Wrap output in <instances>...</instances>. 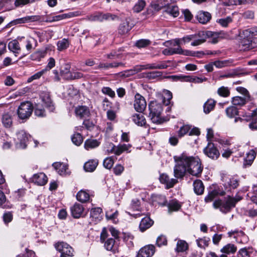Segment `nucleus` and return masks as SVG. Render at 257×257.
<instances>
[{
	"instance_id": "f257e3e1",
	"label": "nucleus",
	"mask_w": 257,
	"mask_h": 257,
	"mask_svg": "<svg viewBox=\"0 0 257 257\" xmlns=\"http://www.w3.org/2000/svg\"><path fill=\"white\" fill-rule=\"evenodd\" d=\"M174 159L176 163L174 169V176L176 178L183 177L186 173L196 177L201 174L203 167L198 158L183 153L180 156H174Z\"/></svg>"
},
{
	"instance_id": "f03ea898",
	"label": "nucleus",
	"mask_w": 257,
	"mask_h": 257,
	"mask_svg": "<svg viewBox=\"0 0 257 257\" xmlns=\"http://www.w3.org/2000/svg\"><path fill=\"white\" fill-rule=\"evenodd\" d=\"M241 199L242 198L239 196H236L234 198L228 196L224 201H222L220 199L215 200L213 205L215 208H219L221 212H227L231 208L234 207L236 202L241 200Z\"/></svg>"
},
{
	"instance_id": "7ed1b4c3",
	"label": "nucleus",
	"mask_w": 257,
	"mask_h": 257,
	"mask_svg": "<svg viewBox=\"0 0 257 257\" xmlns=\"http://www.w3.org/2000/svg\"><path fill=\"white\" fill-rule=\"evenodd\" d=\"M149 116L152 121L154 123H161L162 122L161 116L163 111L162 104L157 101H152L149 104Z\"/></svg>"
},
{
	"instance_id": "20e7f679",
	"label": "nucleus",
	"mask_w": 257,
	"mask_h": 257,
	"mask_svg": "<svg viewBox=\"0 0 257 257\" xmlns=\"http://www.w3.org/2000/svg\"><path fill=\"white\" fill-rule=\"evenodd\" d=\"M33 109V104L30 102H22L17 110L18 117L21 119H27L31 115Z\"/></svg>"
},
{
	"instance_id": "39448f33",
	"label": "nucleus",
	"mask_w": 257,
	"mask_h": 257,
	"mask_svg": "<svg viewBox=\"0 0 257 257\" xmlns=\"http://www.w3.org/2000/svg\"><path fill=\"white\" fill-rule=\"evenodd\" d=\"M109 236V234L106 229L103 228L100 234V240L102 242H104V246L107 250L114 252L116 249L115 239Z\"/></svg>"
},
{
	"instance_id": "423d86ee",
	"label": "nucleus",
	"mask_w": 257,
	"mask_h": 257,
	"mask_svg": "<svg viewBox=\"0 0 257 257\" xmlns=\"http://www.w3.org/2000/svg\"><path fill=\"white\" fill-rule=\"evenodd\" d=\"M169 62V61H162L144 65H137L135 67L134 71H135L136 73H138L145 69H166L168 67L167 63Z\"/></svg>"
},
{
	"instance_id": "0eeeda50",
	"label": "nucleus",
	"mask_w": 257,
	"mask_h": 257,
	"mask_svg": "<svg viewBox=\"0 0 257 257\" xmlns=\"http://www.w3.org/2000/svg\"><path fill=\"white\" fill-rule=\"evenodd\" d=\"M30 136L25 131H19L16 134V147L18 149L26 148Z\"/></svg>"
},
{
	"instance_id": "6e6552de",
	"label": "nucleus",
	"mask_w": 257,
	"mask_h": 257,
	"mask_svg": "<svg viewBox=\"0 0 257 257\" xmlns=\"http://www.w3.org/2000/svg\"><path fill=\"white\" fill-rule=\"evenodd\" d=\"M56 249L61 252L60 257L72 256L73 255V249L67 243L58 242L55 244Z\"/></svg>"
},
{
	"instance_id": "1a4fd4ad",
	"label": "nucleus",
	"mask_w": 257,
	"mask_h": 257,
	"mask_svg": "<svg viewBox=\"0 0 257 257\" xmlns=\"http://www.w3.org/2000/svg\"><path fill=\"white\" fill-rule=\"evenodd\" d=\"M223 186L227 191L236 189L239 185L238 180L235 177L224 176L222 177Z\"/></svg>"
},
{
	"instance_id": "9d476101",
	"label": "nucleus",
	"mask_w": 257,
	"mask_h": 257,
	"mask_svg": "<svg viewBox=\"0 0 257 257\" xmlns=\"http://www.w3.org/2000/svg\"><path fill=\"white\" fill-rule=\"evenodd\" d=\"M203 152L206 156L212 160L217 159L220 156L219 151L211 142L208 143L207 146L203 150Z\"/></svg>"
},
{
	"instance_id": "9b49d317",
	"label": "nucleus",
	"mask_w": 257,
	"mask_h": 257,
	"mask_svg": "<svg viewBox=\"0 0 257 257\" xmlns=\"http://www.w3.org/2000/svg\"><path fill=\"white\" fill-rule=\"evenodd\" d=\"M147 102L145 98L139 93L135 96L134 107L135 109L139 112H143L146 109Z\"/></svg>"
},
{
	"instance_id": "f8f14e48",
	"label": "nucleus",
	"mask_w": 257,
	"mask_h": 257,
	"mask_svg": "<svg viewBox=\"0 0 257 257\" xmlns=\"http://www.w3.org/2000/svg\"><path fill=\"white\" fill-rule=\"evenodd\" d=\"M111 147L110 149L107 150L108 153L114 154L116 155L119 156L124 152H130L128 150L131 148L132 146L130 144H122L118 145L115 146L112 144L109 145Z\"/></svg>"
},
{
	"instance_id": "ddd939ff",
	"label": "nucleus",
	"mask_w": 257,
	"mask_h": 257,
	"mask_svg": "<svg viewBox=\"0 0 257 257\" xmlns=\"http://www.w3.org/2000/svg\"><path fill=\"white\" fill-rule=\"evenodd\" d=\"M193 36V41L191 42V45L192 46H197L205 42L206 40V31H199L197 33L192 34Z\"/></svg>"
},
{
	"instance_id": "4468645a",
	"label": "nucleus",
	"mask_w": 257,
	"mask_h": 257,
	"mask_svg": "<svg viewBox=\"0 0 257 257\" xmlns=\"http://www.w3.org/2000/svg\"><path fill=\"white\" fill-rule=\"evenodd\" d=\"M40 18L35 16H27L23 18L17 19L10 22V24L16 25L29 22H38Z\"/></svg>"
},
{
	"instance_id": "2eb2a0df",
	"label": "nucleus",
	"mask_w": 257,
	"mask_h": 257,
	"mask_svg": "<svg viewBox=\"0 0 257 257\" xmlns=\"http://www.w3.org/2000/svg\"><path fill=\"white\" fill-rule=\"evenodd\" d=\"M155 251L154 245H146L140 249L137 257H151L154 254Z\"/></svg>"
},
{
	"instance_id": "dca6fc26",
	"label": "nucleus",
	"mask_w": 257,
	"mask_h": 257,
	"mask_svg": "<svg viewBox=\"0 0 257 257\" xmlns=\"http://www.w3.org/2000/svg\"><path fill=\"white\" fill-rule=\"evenodd\" d=\"M75 113L76 115L80 118L88 117L90 115L89 108L84 105H79L76 107Z\"/></svg>"
},
{
	"instance_id": "f3484780",
	"label": "nucleus",
	"mask_w": 257,
	"mask_h": 257,
	"mask_svg": "<svg viewBox=\"0 0 257 257\" xmlns=\"http://www.w3.org/2000/svg\"><path fill=\"white\" fill-rule=\"evenodd\" d=\"M84 211L83 206L79 203H76L71 207L72 215L75 218H79L82 216Z\"/></svg>"
},
{
	"instance_id": "a211bd4d",
	"label": "nucleus",
	"mask_w": 257,
	"mask_h": 257,
	"mask_svg": "<svg viewBox=\"0 0 257 257\" xmlns=\"http://www.w3.org/2000/svg\"><path fill=\"white\" fill-rule=\"evenodd\" d=\"M32 181L39 186H43L47 182V177L43 173L35 174L32 178Z\"/></svg>"
},
{
	"instance_id": "6ab92c4d",
	"label": "nucleus",
	"mask_w": 257,
	"mask_h": 257,
	"mask_svg": "<svg viewBox=\"0 0 257 257\" xmlns=\"http://www.w3.org/2000/svg\"><path fill=\"white\" fill-rule=\"evenodd\" d=\"M81 15H82V14L80 11L71 12L67 14H63L54 16L53 20L58 21L63 19L78 17Z\"/></svg>"
},
{
	"instance_id": "aec40b11",
	"label": "nucleus",
	"mask_w": 257,
	"mask_h": 257,
	"mask_svg": "<svg viewBox=\"0 0 257 257\" xmlns=\"http://www.w3.org/2000/svg\"><path fill=\"white\" fill-rule=\"evenodd\" d=\"M159 179L162 183L166 184L168 188L173 187L178 182L176 179H170L168 176L165 174L161 175Z\"/></svg>"
},
{
	"instance_id": "412c9836",
	"label": "nucleus",
	"mask_w": 257,
	"mask_h": 257,
	"mask_svg": "<svg viewBox=\"0 0 257 257\" xmlns=\"http://www.w3.org/2000/svg\"><path fill=\"white\" fill-rule=\"evenodd\" d=\"M196 18L200 23L205 24L210 20L211 15L208 12L200 11L198 13Z\"/></svg>"
},
{
	"instance_id": "4be33fe9",
	"label": "nucleus",
	"mask_w": 257,
	"mask_h": 257,
	"mask_svg": "<svg viewBox=\"0 0 257 257\" xmlns=\"http://www.w3.org/2000/svg\"><path fill=\"white\" fill-rule=\"evenodd\" d=\"M237 250V247L234 244L228 243L223 246L220 249L221 254H225L227 257L228 255L234 253Z\"/></svg>"
},
{
	"instance_id": "5701e85b",
	"label": "nucleus",
	"mask_w": 257,
	"mask_h": 257,
	"mask_svg": "<svg viewBox=\"0 0 257 257\" xmlns=\"http://www.w3.org/2000/svg\"><path fill=\"white\" fill-rule=\"evenodd\" d=\"M154 223V221L150 217L146 216L143 218L140 224L139 228L142 232H144L149 228Z\"/></svg>"
},
{
	"instance_id": "b1692460",
	"label": "nucleus",
	"mask_w": 257,
	"mask_h": 257,
	"mask_svg": "<svg viewBox=\"0 0 257 257\" xmlns=\"http://www.w3.org/2000/svg\"><path fill=\"white\" fill-rule=\"evenodd\" d=\"M133 121L137 125L140 126H145L146 120L144 116L141 113H135L132 117Z\"/></svg>"
},
{
	"instance_id": "393cba45",
	"label": "nucleus",
	"mask_w": 257,
	"mask_h": 257,
	"mask_svg": "<svg viewBox=\"0 0 257 257\" xmlns=\"http://www.w3.org/2000/svg\"><path fill=\"white\" fill-rule=\"evenodd\" d=\"M249 99L246 96H236L232 98L231 102L233 105L242 106Z\"/></svg>"
},
{
	"instance_id": "a878e982",
	"label": "nucleus",
	"mask_w": 257,
	"mask_h": 257,
	"mask_svg": "<svg viewBox=\"0 0 257 257\" xmlns=\"http://www.w3.org/2000/svg\"><path fill=\"white\" fill-rule=\"evenodd\" d=\"M9 49L13 52L16 56L20 54L21 52V48L19 43L17 40H13L10 41L8 44Z\"/></svg>"
},
{
	"instance_id": "bb28decb",
	"label": "nucleus",
	"mask_w": 257,
	"mask_h": 257,
	"mask_svg": "<svg viewBox=\"0 0 257 257\" xmlns=\"http://www.w3.org/2000/svg\"><path fill=\"white\" fill-rule=\"evenodd\" d=\"M53 167L61 175H65L68 170L67 165L59 162H56L53 164Z\"/></svg>"
},
{
	"instance_id": "cd10ccee",
	"label": "nucleus",
	"mask_w": 257,
	"mask_h": 257,
	"mask_svg": "<svg viewBox=\"0 0 257 257\" xmlns=\"http://www.w3.org/2000/svg\"><path fill=\"white\" fill-rule=\"evenodd\" d=\"M178 52L180 53H178V54H182L185 56H194V57H201V55L204 54L203 51H192L187 50H183L181 47H178Z\"/></svg>"
},
{
	"instance_id": "c85d7f7f",
	"label": "nucleus",
	"mask_w": 257,
	"mask_h": 257,
	"mask_svg": "<svg viewBox=\"0 0 257 257\" xmlns=\"http://www.w3.org/2000/svg\"><path fill=\"white\" fill-rule=\"evenodd\" d=\"M194 192L198 195H202L204 190L203 182L200 180H196L193 183Z\"/></svg>"
},
{
	"instance_id": "c756f323",
	"label": "nucleus",
	"mask_w": 257,
	"mask_h": 257,
	"mask_svg": "<svg viewBox=\"0 0 257 257\" xmlns=\"http://www.w3.org/2000/svg\"><path fill=\"white\" fill-rule=\"evenodd\" d=\"M71 65L69 63H65L60 70L61 76L66 80H68L71 72L70 71Z\"/></svg>"
},
{
	"instance_id": "7c9ffc66",
	"label": "nucleus",
	"mask_w": 257,
	"mask_h": 257,
	"mask_svg": "<svg viewBox=\"0 0 257 257\" xmlns=\"http://www.w3.org/2000/svg\"><path fill=\"white\" fill-rule=\"evenodd\" d=\"M28 90V88L25 87L20 89L15 92H10L8 94L9 97L11 99L18 98L25 94L27 92Z\"/></svg>"
},
{
	"instance_id": "2f4dec72",
	"label": "nucleus",
	"mask_w": 257,
	"mask_h": 257,
	"mask_svg": "<svg viewBox=\"0 0 257 257\" xmlns=\"http://www.w3.org/2000/svg\"><path fill=\"white\" fill-rule=\"evenodd\" d=\"M188 248V244L184 240L178 239L176 244L175 250L177 252H183L186 251Z\"/></svg>"
},
{
	"instance_id": "473e14b6",
	"label": "nucleus",
	"mask_w": 257,
	"mask_h": 257,
	"mask_svg": "<svg viewBox=\"0 0 257 257\" xmlns=\"http://www.w3.org/2000/svg\"><path fill=\"white\" fill-rule=\"evenodd\" d=\"M239 47L240 49L243 51H247L251 49L253 47L252 46V40L243 38L240 42Z\"/></svg>"
},
{
	"instance_id": "72a5a7b5",
	"label": "nucleus",
	"mask_w": 257,
	"mask_h": 257,
	"mask_svg": "<svg viewBox=\"0 0 257 257\" xmlns=\"http://www.w3.org/2000/svg\"><path fill=\"white\" fill-rule=\"evenodd\" d=\"M171 77H172L175 80H180L181 79H186V81H188L190 82H193L197 83H201V82H203V81L206 80L205 78L203 79L202 78L197 77H194V78H190L189 77H188V76L182 77V76L174 75V76H171Z\"/></svg>"
},
{
	"instance_id": "f704fd0d",
	"label": "nucleus",
	"mask_w": 257,
	"mask_h": 257,
	"mask_svg": "<svg viewBox=\"0 0 257 257\" xmlns=\"http://www.w3.org/2000/svg\"><path fill=\"white\" fill-rule=\"evenodd\" d=\"M98 165V161L96 160H89L86 162L84 165V169L87 172H93Z\"/></svg>"
},
{
	"instance_id": "c9c22d12",
	"label": "nucleus",
	"mask_w": 257,
	"mask_h": 257,
	"mask_svg": "<svg viewBox=\"0 0 257 257\" xmlns=\"http://www.w3.org/2000/svg\"><path fill=\"white\" fill-rule=\"evenodd\" d=\"M2 120L4 126L6 127L10 128L12 125V116L9 113H6L3 115Z\"/></svg>"
},
{
	"instance_id": "e433bc0d",
	"label": "nucleus",
	"mask_w": 257,
	"mask_h": 257,
	"mask_svg": "<svg viewBox=\"0 0 257 257\" xmlns=\"http://www.w3.org/2000/svg\"><path fill=\"white\" fill-rule=\"evenodd\" d=\"M118 211L116 210L110 209L106 211L105 213L106 218L108 220H111L113 222L116 223L118 221Z\"/></svg>"
},
{
	"instance_id": "4c0bfd02",
	"label": "nucleus",
	"mask_w": 257,
	"mask_h": 257,
	"mask_svg": "<svg viewBox=\"0 0 257 257\" xmlns=\"http://www.w3.org/2000/svg\"><path fill=\"white\" fill-rule=\"evenodd\" d=\"M76 198L79 201L84 203L89 200L90 196L89 193L86 191L80 190L77 193Z\"/></svg>"
},
{
	"instance_id": "58836bf2",
	"label": "nucleus",
	"mask_w": 257,
	"mask_h": 257,
	"mask_svg": "<svg viewBox=\"0 0 257 257\" xmlns=\"http://www.w3.org/2000/svg\"><path fill=\"white\" fill-rule=\"evenodd\" d=\"M100 143L96 140L88 139L84 143V148L87 150L95 148L99 146Z\"/></svg>"
},
{
	"instance_id": "ea45409f",
	"label": "nucleus",
	"mask_w": 257,
	"mask_h": 257,
	"mask_svg": "<svg viewBox=\"0 0 257 257\" xmlns=\"http://www.w3.org/2000/svg\"><path fill=\"white\" fill-rule=\"evenodd\" d=\"M181 207V205L176 200H172L168 204V211L170 212L177 211L180 209Z\"/></svg>"
},
{
	"instance_id": "a19ab883",
	"label": "nucleus",
	"mask_w": 257,
	"mask_h": 257,
	"mask_svg": "<svg viewBox=\"0 0 257 257\" xmlns=\"http://www.w3.org/2000/svg\"><path fill=\"white\" fill-rule=\"evenodd\" d=\"M102 212V209L99 208H94L91 210L90 213V218H92V221H96L97 220H100V214Z\"/></svg>"
},
{
	"instance_id": "79ce46f5",
	"label": "nucleus",
	"mask_w": 257,
	"mask_h": 257,
	"mask_svg": "<svg viewBox=\"0 0 257 257\" xmlns=\"http://www.w3.org/2000/svg\"><path fill=\"white\" fill-rule=\"evenodd\" d=\"M255 153L253 150H250L244 159V165H250L255 158Z\"/></svg>"
},
{
	"instance_id": "37998d69",
	"label": "nucleus",
	"mask_w": 257,
	"mask_h": 257,
	"mask_svg": "<svg viewBox=\"0 0 257 257\" xmlns=\"http://www.w3.org/2000/svg\"><path fill=\"white\" fill-rule=\"evenodd\" d=\"M172 98V94L169 90H165L163 95L161 98L162 102L166 105H168L170 103V101Z\"/></svg>"
},
{
	"instance_id": "c03bdc74",
	"label": "nucleus",
	"mask_w": 257,
	"mask_h": 257,
	"mask_svg": "<svg viewBox=\"0 0 257 257\" xmlns=\"http://www.w3.org/2000/svg\"><path fill=\"white\" fill-rule=\"evenodd\" d=\"M215 105L214 100L210 99L208 100L204 104V112L205 113H209L213 109Z\"/></svg>"
},
{
	"instance_id": "a18cd8bd",
	"label": "nucleus",
	"mask_w": 257,
	"mask_h": 257,
	"mask_svg": "<svg viewBox=\"0 0 257 257\" xmlns=\"http://www.w3.org/2000/svg\"><path fill=\"white\" fill-rule=\"evenodd\" d=\"M206 34L208 35L206 36V39H210L209 42L213 44H215L218 42L219 36L217 33L207 31H206Z\"/></svg>"
},
{
	"instance_id": "49530a36",
	"label": "nucleus",
	"mask_w": 257,
	"mask_h": 257,
	"mask_svg": "<svg viewBox=\"0 0 257 257\" xmlns=\"http://www.w3.org/2000/svg\"><path fill=\"white\" fill-rule=\"evenodd\" d=\"M69 45V41L66 39H63L61 40L58 41L57 46V49L59 51H63L66 49Z\"/></svg>"
},
{
	"instance_id": "de8ad7c7",
	"label": "nucleus",
	"mask_w": 257,
	"mask_h": 257,
	"mask_svg": "<svg viewBox=\"0 0 257 257\" xmlns=\"http://www.w3.org/2000/svg\"><path fill=\"white\" fill-rule=\"evenodd\" d=\"M41 98L43 104L46 107H50L52 104L51 99L49 93L44 92L41 94Z\"/></svg>"
},
{
	"instance_id": "09e8293b",
	"label": "nucleus",
	"mask_w": 257,
	"mask_h": 257,
	"mask_svg": "<svg viewBox=\"0 0 257 257\" xmlns=\"http://www.w3.org/2000/svg\"><path fill=\"white\" fill-rule=\"evenodd\" d=\"M210 238L209 237H204L196 240L198 246L200 248H205L209 245Z\"/></svg>"
},
{
	"instance_id": "8fccbe9b",
	"label": "nucleus",
	"mask_w": 257,
	"mask_h": 257,
	"mask_svg": "<svg viewBox=\"0 0 257 257\" xmlns=\"http://www.w3.org/2000/svg\"><path fill=\"white\" fill-rule=\"evenodd\" d=\"M225 111L227 115L230 118L235 117L238 113L237 108L234 106L227 107Z\"/></svg>"
},
{
	"instance_id": "3c124183",
	"label": "nucleus",
	"mask_w": 257,
	"mask_h": 257,
	"mask_svg": "<svg viewBox=\"0 0 257 257\" xmlns=\"http://www.w3.org/2000/svg\"><path fill=\"white\" fill-rule=\"evenodd\" d=\"M85 19L87 20L90 21H92V22H95V21L102 22L103 21L102 14L99 13H95L92 15L88 16L85 18Z\"/></svg>"
},
{
	"instance_id": "603ef678",
	"label": "nucleus",
	"mask_w": 257,
	"mask_h": 257,
	"mask_svg": "<svg viewBox=\"0 0 257 257\" xmlns=\"http://www.w3.org/2000/svg\"><path fill=\"white\" fill-rule=\"evenodd\" d=\"M131 29L127 22H124L121 23L118 29V32L120 34H124L127 33Z\"/></svg>"
},
{
	"instance_id": "864d4df0",
	"label": "nucleus",
	"mask_w": 257,
	"mask_h": 257,
	"mask_svg": "<svg viewBox=\"0 0 257 257\" xmlns=\"http://www.w3.org/2000/svg\"><path fill=\"white\" fill-rule=\"evenodd\" d=\"M253 252L252 248H241L239 250L238 253V257H250L251 253Z\"/></svg>"
},
{
	"instance_id": "5fc2aeb1",
	"label": "nucleus",
	"mask_w": 257,
	"mask_h": 257,
	"mask_svg": "<svg viewBox=\"0 0 257 257\" xmlns=\"http://www.w3.org/2000/svg\"><path fill=\"white\" fill-rule=\"evenodd\" d=\"M217 94L223 97H227L230 95V90L227 87L221 86L217 90Z\"/></svg>"
},
{
	"instance_id": "6e6d98bb",
	"label": "nucleus",
	"mask_w": 257,
	"mask_h": 257,
	"mask_svg": "<svg viewBox=\"0 0 257 257\" xmlns=\"http://www.w3.org/2000/svg\"><path fill=\"white\" fill-rule=\"evenodd\" d=\"M146 6V2L144 0H139L134 7L133 10L136 13L142 11Z\"/></svg>"
},
{
	"instance_id": "4d7b16f0",
	"label": "nucleus",
	"mask_w": 257,
	"mask_h": 257,
	"mask_svg": "<svg viewBox=\"0 0 257 257\" xmlns=\"http://www.w3.org/2000/svg\"><path fill=\"white\" fill-rule=\"evenodd\" d=\"M191 126L189 125H183L180 127L178 132V135L179 138H182L187 133H189Z\"/></svg>"
},
{
	"instance_id": "13d9d810",
	"label": "nucleus",
	"mask_w": 257,
	"mask_h": 257,
	"mask_svg": "<svg viewBox=\"0 0 257 257\" xmlns=\"http://www.w3.org/2000/svg\"><path fill=\"white\" fill-rule=\"evenodd\" d=\"M114 163L113 158L112 157H107L103 162V166L107 169H110L113 166Z\"/></svg>"
},
{
	"instance_id": "bf43d9fd",
	"label": "nucleus",
	"mask_w": 257,
	"mask_h": 257,
	"mask_svg": "<svg viewBox=\"0 0 257 257\" xmlns=\"http://www.w3.org/2000/svg\"><path fill=\"white\" fill-rule=\"evenodd\" d=\"M71 140L72 142L76 146L80 145L83 142L82 137L79 133L74 134Z\"/></svg>"
},
{
	"instance_id": "052dcab7",
	"label": "nucleus",
	"mask_w": 257,
	"mask_h": 257,
	"mask_svg": "<svg viewBox=\"0 0 257 257\" xmlns=\"http://www.w3.org/2000/svg\"><path fill=\"white\" fill-rule=\"evenodd\" d=\"M232 22V19L230 17H227L225 18L220 19L217 20V22L223 27H227L229 24Z\"/></svg>"
},
{
	"instance_id": "680f3d73",
	"label": "nucleus",
	"mask_w": 257,
	"mask_h": 257,
	"mask_svg": "<svg viewBox=\"0 0 257 257\" xmlns=\"http://www.w3.org/2000/svg\"><path fill=\"white\" fill-rule=\"evenodd\" d=\"M151 41L148 39H140L136 42V46L138 48H144L149 46Z\"/></svg>"
},
{
	"instance_id": "e2e57ef3",
	"label": "nucleus",
	"mask_w": 257,
	"mask_h": 257,
	"mask_svg": "<svg viewBox=\"0 0 257 257\" xmlns=\"http://www.w3.org/2000/svg\"><path fill=\"white\" fill-rule=\"evenodd\" d=\"M167 12L174 17H177L179 15V9L178 7L173 6L168 8Z\"/></svg>"
},
{
	"instance_id": "0e129e2a",
	"label": "nucleus",
	"mask_w": 257,
	"mask_h": 257,
	"mask_svg": "<svg viewBox=\"0 0 257 257\" xmlns=\"http://www.w3.org/2000/svg\"><path fill=\"white\" fill-rule=\"evenodd\" d=\"M178 53H180L178 52V47L166 48L162 51V53L165 55H172Z\"/></svg>"
},
{
	"instance_id": "69168bd1",
	"label": "nucleus",
	"mask_w": 257,
	"mask_h": 257,
	"mask_svg": "<svg viewBox=\"0 0 257 257\" xmlns=\"http://www.w3.org/2000/svg\"><path fill=\"white\" fill-rule=\"evenodd\" d=\"M214 66L217 68H222L223 67L227 66L229 64V60L224 61H216L213 62Z\"/></svg>"
},
{
	"instance_id": "338daca9",
	"label": "nucleus",
	"mask_w": 257,
	"mask_h": 257,
	"mask_svg": "<svg viewBox=\"0 0 257 257\" xmlns=\"http://www.w3.org/2000/svg\"><path fill=\"white\" fill-rule=\"evenodd\" d=\"M46 73V70H42L37 73L34 74L33 75L31 76L28 79V82H31L34 80H36L39 79L44 74Z\"/></svg>"
},
{
	"instance_id": "774afa93",
	"label": "nucleus",
	"mask_w": 257,
	"mask_h": 257,
	"mask_svg": "<svg viewBox=\"0 0 257 257\" xmlns=\"http://www.w3.org/2000/svg\"><path fill=\"white\" fill-rule=\"evenodd\" d=\"M102 92L106 95H108L109 96L113 98L115 96V92L113 91L110 87H103L102 88Z\"/></svg>"
}]
</instances>
